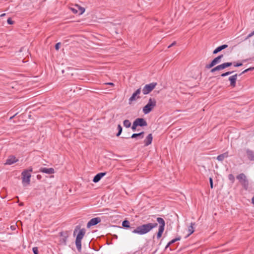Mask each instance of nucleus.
Segmentation results:
<instances>
[{
	"instance_id": "nucleus-1",
	"label": "nucleus",
	"mask_w": 254,
	"mask_h": 254,
	"mask_svg": "<svg viewBox=\"0 0 254 254\" xmlns=\"http://www.w3.org/2000/svg\"><path fill=\"white\" fill-rule=\"evenodd\" d=\"M157 225L158 224L156 223H149L143 224L142 225L137 227L136 229H134L132 231V233L134 234H137L140 235H144L150 232L153 228H156L157 226Z\"/></svg>"
},
{
	"instance_id": "nucleus-2",
	"label": "nucleus",
	"mask_w": 254,
	"mask_h": 254,
	"mask_svg": "<svg viewBox=\"0 0 254 254\" xmlns=\"http://www.w3.org/2000/svg\"><path fill=\"white\" fill-rule=\"evenodd\" d=\"M32 172V168L30 167L28 170H24L22 174V183L24 186L29 185L30 182L31 174L30 172Z\"/></svg>"
},
{
	"instance_id": "nucleus-3",
	"label": "nucleus",
	"mask_w": 254,
	"mask_h": 254,
	"mask_svg": "<svg viewBox=\"0 0 254 254\" xmlns=\"http://www.w3.org/2000/svg\"><path fill=\"white\" fill-rule=\"evenodd\" d=\"M156 106V101L154 98H150L147 104L143 107V112L145 114L150 113Z\"/></svg>"
},
{
	"instance_id": "nucleus-4",
	"label": "nucleus",
	"mask_w": 254,
	"mask_h": 254,
	"mask_svg": "<svg viewBox=\"0 0 254 254\" xmlns=\"http://www.w3.org/2000/svg\"><path fill=\"white\" fill-rule=\"evenodd\" d=\"M85 234V230L84 229H80L76 236L75 240V245L76 248L79 252L81 250V240L83 239Z\"/></svg>"
},
{
	"instance_id": "nucleus-5",
	"label": "nucleus",
	"mask_w": 254,
	"mask_h": 254,
	"mask_svg": "<svg viewBox=\"0 0 254 254\" xmlns=\"http://www.w3.org/2000/svg\"><path fill=\"white\" fill-rule=\"evenodd\" d=\"M157 221L160 224L158 229V232L157 234V238L158 239H160L163 233L164 230V227L165 225V222L164 219L160 217H158L157 218Z\"/></svg>"
},
{
	"instance_id": "nucleus-6",
	"label": "nucleus",
	"mask_w": 254,
	"mask_h": 254,
	"mask_svg": "<svg viewBox=\"0 0 254 254\" xmlns=\"http://www.w3.org/2000/svg\"><path fill=\"white\" fill-rule=\"evenodd\" d=\"M157 221L160 224L158 229V232L157 234V238L158 239H160L163 233L164 230V227L165 225V222L164 219L160 217H158L157 218Z\"/></svg>"
},
{
	"instance_id": "nucleus-7",
	"label": "nucleus",
	"mask_w": 254,
	"mask_h": 254,
	"mask_svg": "<svg viewBox=\"0 0 254 254\" xmlns=\"http://www.w3.org/2000/svg\"><path fill=\"white\" fill-rule=\"evenodd\" d=\"M237 179L239 181L243 187L247 190L248 188L249 182L246 175L243 173H241L237 176Z\"/></svg>"
},
{
	"instance_id": "nucleus-8",
	"label": "nucleus",
	"mask_w": 254,
	"mask_h": 254,
	"mask_svg": "<svg viewBox=\"0 0 254 254\" xmlns=\"http://www.w3.org/2000/svg\"><path fill=\"white\" fill-rule=\"evenodd\" d=\"M157 83L152 82L148 84H146L142 89V92L143 94L146 95L151 92L155 87Z\"/></svg>"
},
{
	"instance_id": "nucleus-9",
	"label": "nucleus",
	"mask_w": 254,
	"mask_h": 254,
	"mask_svg": "<svg viewBox=\"0 0 254 254\" xmlns=\"http://www.w3.org/2000/svg\"><path fill=\"white\" fill-rule=\"evenodd\" d=\"M141 92V88H139L136 90V91L133 93L132 96L129 99V104H131L132 102L137 99L140 98L139 95Z\"/></svg>"
},
{
	"instance_id": "nucleus-10",
	"label": "nucleus",
	"mask_w": 254,
	"mask_h": 254,
	"mask_svg": "<svg viewBox=\"0 0 254 254\" xmlns=\"http://www.w3.org/2000/svg\"><path fill=\"white\" fill-rule=\"evenodd\" d=\"M101 218L99 217H96L91 219L87 223V228H90V227L95 225L98 223L101 222Z\"/></svg>"
},
{
	"instance_id": "nucleus-11",
	"label": "nucleus",
	"mask_w": 254,
	"mask_h": 254,
	"mask_svg": "<svg viewBox=\"0 0 254 254\" xmlns=\"http://www.w3.org/2000/svg\"><path fill=\"white\" fill-rule=\"evenodd\" d=\"M18 161V159H17L14 156L11 155L9 156L8 158L6 159L4 165H12L14 163L17 162Z\"/></svg>"
},
{
	"instance_id": "nucleus-12",
	"label": "nucleus",
	"mask_w": 254,
	"mask_h": 254,
	"mask_svg": "<svg viewBox=\"0 0 254 254\" xmlns=\"http://www.w3.org/2000/svg\"><path fill=\"white\" fill-rule=\"evenodd\" d=\"M134 122L137 126L144 127L147 125V122L143 118H137Z\"/></svg>"
},
{
	"instance_id": "nucleus-13",
	"label": "nucleus",
	"mask_w": 254,
	"mask_h": 254,
	"mask_svg": "<svg viewBox=\"0 0 254 254\" xmlns=\"http://www.w3.org/2000/svg\"><path fill=\"white\" fill-rule=\"evenodd\" d=\"M246 151L248 159L250 161H254V151L250 149H247Z\"/></svg>"
},
{
	"instance_id": "nucleus-14",
	"label": "nucleus",
	"mask_w": 254,
	"mask_h": 254,
	"mask_svg": "<svg viewBox=\"0 0 254 254\" xmlns=\"http://www.w3.org/2000/svg\"><path fill=\"white\" fill-rule=\"evenodd\" d=\"M238 75L237 74H235L229 78V80L230 81V85L235 87L236 86V82L237 79Z\"/></svg>"
},
{
	"instance_id": "nucleus-15",
	"label": "nucleus",
	"mask_w": 254,
	"mask_h": 254,
	"mask_svg": "<svg viewBox=\"0 0 254 254\" xmlns=\"http://www.w3.org/2000/svg\"><path fill=\"white\" fill-rule=\"evenodd\" d=\"M40 171L47 174H52L55 173V170L52 168H41Z\"/></svg>"
},
{
	"instance_id": "nucleus-16",
	"label": "nucleus",
	"mask_w": 254,
	"mask_h": 254,
	"mask_svg": "<svg viewBox=\"0 0 254 254\" xmlns=\"http://www.w3.org/2000/svg\"><path fill=\"white\" fill-rule=\"evenodd\" d=\"M106 173H100L97 174L93 178V181L94 183L98 182L100 179L105 175Z\"/></svg>"
},
{
	"instance_id": "nucleus-17",
	"label": "nucleus",
	"mask_w": 254,
	"mask_h": 254,
	"mask_svg": "<svg viewBox=\"0 0 254 254\" xmlns=\"http://www.w3.org/2000/svg\"><path fill=\"white\" fill-rule=\"evenodd\" d=\"M152 138L153 137L152 134L150 133L148 135V136L146 137L145 139L144 140V142L146 146H147L151 143Z\"/></svg>"
},
{
	"instance_id": "nucleus-18",
	"label": "nucleus",
	"mask_w": 254,
	"mask_h": 254,
	"mask_svg": "<svg viewBox=\"0 0 254 254\" xmlns=\"http://www.w3.org/2000/svg\"><path fill=\"white\" fill-rule=\"evenodd\" d=\"M228 152H226L222 154L218 155L217 157V159L219 161H222L225 158L228 157Z\"/></svg>"
},
{
	"instance_id": "nucleus-19",
	"label": "nucleus",
	"mask_w": 254,
	"mask_h": 254,
	"mask_svg": "<svg viewBox=\"0 0 254 254\" xmlns=\"http://www.w3.org/2000/svg\"><path fill=\"white\" fill-rule=\"evenodd\" d=\"M227 47H228V45H223L222 46H220L218 47H217L213 52V53L214 54H217V53L220 52L221 51H222V50L223 49H225V48H226Z\"/></svg>"
},
{
	"instance_id": "nucleus-20",
	"label": "nucleus",
	"mask_w": 254,
	"mask_h": 254,
	"mask_svg": "<svg viewBox=\"0 0 254 254\" xmlns=\"http://www.w3.org/2000/svg\"><path fill=\"white\" fill-rule=\"evenodd\" d=\"M224 69V67L223 66V64L220 65L216 66V67L212 68L210 70L211 72H214L216 71Z\"/></svg>"
},
{
	"instance_id": "nucleus-21",
	"label": "nucleus",
	"mask_w": 254,
	"mask_h": 254,
	"mask_svg": "<svg viewBox=\"0 0 254 254\" xmlns=\"http://www.w3.org/2000/svg\"><path fill=\"white\" fill-rule=\"evenodd\" d=\"M223 57V55H221L215 58L214 59L212 60V62L214 63V65H216L217 64H219L220 61L221 59Z\"/></svg>"
},
{
	"instance_id": "nucleus-22",
	"label": "nucleus",
	"mask_w": 254,
	"mask_h": 254,
	"mask_svg": "<svg viewBox=\"0 0 254 254\" xmlns=\"http://www.w3.org/2000/svg\"><path fill=\"white\" fill-rule=\"evenodd\" d=\"M194 225V223H191V225L189 227V228H188L189 234H188V235L186 237H189L190 235H191V234H192L193 233V232H194L193 225Z\"/></svg>"
},
{
	"instance_id": "nucleus-23",
	"label": "nucleus",
	"mask_w": 254,
	"mask_h": 254,
	"mask_svg": "<svg viewBox=\"0 0 254 254\" xmlns=\"http://www.w3.org/2000/svg\"><path fill=\"white\" fill-rule=\"evenodd\" d=\"M143 134H144V132H140L139 133H133L131 137V138H136L137 137H139L140 138H143Z\"/></svg>"
},
{
	"instance_id": "nucleus-24",
	"label": "nucleus",
	"mask_w": 254,
	"mask_h": 254,
	"mask_svg": "<svg viewBox=\"0 0 254 254\" xmlns=\"http://www.w3.org/2000/svg\"><path fill=\"white\" fill-rule=\"evenodd\" d=\"M124 126L126 127H129L131 126V123L128 120H126L124 121Z\"/></svg>"
},
{
	"instance_id": "nucleus-25",
	"label": "nucleus",
	"mask_w": 254,
	"mask_h": 254,
	"mask_svg": "<svg viewBox=\"0 0 254 254\" xmlns=\"http://www.w3.org/2000/svg\"><path fill=\"white\" fill-rule=\"evenodd\" d=\"M122 225L124 227L129 228V222L127 220H124L123 222Z\"/></svg>"
},
{
	"instance_id": "nucleus-26",
	"label": "nucleus",
	"mask_w": 254,
	"mask_h": 254,
	"mask_svg": "<svg viewBox=\"0 0 254 254\" xmlns=\"http://www.w3.org/2000/svg\"><path fill=\"white\" fill-rule=\"evenodd\" d=\"M117 128L118 129V132L117 134V136H119L121 134V133L122 132V127L121 125H118Z\"/></svg>"
},
{
	"instance_id": "nucleus-27",
	"label": "nucleus",
	"mask_w": 254,
	"mask_h": 254,
	"mask_svg": "<svg viewBox=\"0 0 254 254\" xmlns=\"http://www.w3.org/2000/svg\"><path fill=\"white\" fill-rule=\"evenodd\" d=\"M214 65H214V63L212 61L210 64L206 65L205 68H207V69H209V68H211V67H212L213 66H214Z\"/></svg>"
},
{
	"instance_id": "nucleus-28",
	"label": "nucleus",
	"mask_w": 254,
	"mask_h": 254,
	"mask_svg": "<svg viewBox=\"0 0 254 254\" xmlns=\"http://www.w3.org/2000/svg\"><path fill=\"white\" fill-rule=\"evenodd\" d=\"M224 68L229 67L232 65V63H224L223 64Z\"/></svg>"
},
{
	"instance_id": "nucleus-29",
	"label": "nucleus",
	"mask_w": 254,
	"mask_h": 254,
	"mask_svg": "<svg viewBox=\"0 0 254 254\" xmlns=\"http://www.w3.org/2000/svg\"><path fill=\"white\" fill-rule=\"evenodd\" d=\"M233 72V71H228L225 73H222L221 76L222 77H224V76H226L231 74Z\"/></svg>"
},
{
	"instance_id": "nucleus-30",
	"label": "nucleus",
	"mask_w": 254,
	"mask_h": 254,
	"mask_svg": "<svg viewBox=\"0 0 254 254\" xmlns=\"http://www.w3.org/2000/svg\"><path fill=\"white\" fill-rule=\"evenodd\" d=\"M32 250L34 254H38V249L37 247L33 248Z\"/></svg>"
},
{
	"instance_id": "nucleus-31",
	"label": "nucleus",
	"mask_w": 254,
	"mask_h": 254,
	"mask_svg": "<svg viewBox=\"0 0 254 254\" xmlns=\"http://www.w3.org/2000/svg\"><path fill=\"white\" fill-rule=\"evenodd\" d=\"M254 35V31L252 32L251 33H250L247 37L246 38L245 40H247L248 39L250 38V37L253 36Z\"/></svg>"
},
{
	"instance_id": "nucleus-32",
	"label": "nucleus",
	"mask_w": 254,
	"mask_h": 254,
	"mask_svg": "<svg viewBox=\"0 0 254 254\" xmlns=\"http://www.w3.org/2000/svg\"><path fill=\"white\" fill-rule=\"evenodd\" d=\"M137 127V126L136 125V124L134 122H133V125H132V126L131 127V128L133 130V131H135L136 128V127Z\"/></svg>"
},
{
	"instance_id": "nucleus-33",
	"label": "nucleus",
	"mask_w": 254,
	"mask_h": 254,
	"mask_svg": "<svg viewBox=\"0 0 254 254\" xmlns=\"http://www.w3.org/2000/svg\"><path fill=\"white\" fill-rule=\"evenodd\" d=\"M229 179L233 182L235 180L234 177L232 174L229 175Z\"/></svg>"
},
{
	"instance_id": "nucleus-34",
	"label": "nucleus",
	"mask_w": 254,
	"mask_h": 254,
	"mask_svg": "<svg viewBox=\"0 0 254 254\" xmlns=\"http://www.w3.org/2000/svg\"><path fill=\"white\" fill-rule=\"evenodd\" d=\"M60 46H61V43H58L56 44L55 45V49L56 50H59L60 48Z\"/></svg>"
},
{
	"instance_id": "nucleus-35",
	"label": "nucleus",
	"mask_w": 254,
	"mask_h": 254,
	"mask_svg": "<svg viewBox=\"0 0 254 254\" xmlns=\"http://www.w3.org/2000/svg\"><path fill=\"white\" fill-rule=\"evenodd\" d=\"M79 14H82L85 11V9L82 7H79Z\"/></svg>"
},
{
	"instance_id": "nucleus-36",
	"label": "nucleus",
	"mask_w": 254,
	"mask_h": 254,
	"mask_svg": "<svg viewBox=\"0 0 254 254\" xmlns=\"http://www.w3.org/2000/svg\"><path fill=\"white\" fill-rule=\"evenodd\" d=\"M233 64L236 67H238L242 65V63H236L235 62Z\"/></svg>"
},
{
	"instance_id": "nucleus-37",
	"label": "nucleus",
	"mask_w": 254,
	"mask_h": 254,
	"mask_svg": "<svg viewBox=\"0 0 254 254\" xmlns=\"http://www.w3.org/2000/svg\"><path fill=\"white\" fill-rule=\"evenodd\" d=\"M209 182L210 185V187L211 189L213 188V180L212 178H209Z\"/></svg>"
},
{
	"instance_id": "nucleus-38",
	"label": "nucleus",
	"mask_w": 254,
	"mask_h": 254,
	"mask_svg": "<svg viewBox=\"0 0 254 254\" xmlns=\"http://www.w3.org/2000/svg\"><path fill=\"white\" fill-rule=\"evenodd\" d=\"M7 21L9 24H13L14 23V22L10 18L7 19Z\"/></svg>"
},
{
	"instance_id": "nucleus-39",
	"label": "nucleus",
	"mask_w": 254,
	"mask_h": 254,
	"mask_svg": "<svg viewBox=\"0 0 254 254\" xmlns=\"http://www.w3.org/2000/svg\"><path fill=\"white\" fill-rule=\"evenodd\" d=\"M177 241V240H175V239L171 240L169 243V245H171L173 243H174L175 242H176Z\"/></svg>"
},
{
	"instance_id": "nucleus-40",
	"label": "nucleus",
	"mask_w": 254,
	"mask_h": 254,
	"mask_svg": "<svg viewBox=\"0 0 254 254\" xmlns=\"http://www.w3.org/2000/svg\"><path fill=\"white\" fill-rule=\"evenodd\" d=\"M248 71H250V69H248H248H246V70H244V71H243V72L240 74V75H242V74H243V73H246V72H248Z\"/></svg>"
},
{
	"instance_id": "nucleus-41",
	"label": "nucleus",
	"mask_w": 254,
	"mask_h": 254,
	"mask_svg": "<svg viewBox=\"0 0 254 254\" xmlns=\"http://www.w3.org/2000/svg\"><path fill=\"white\" fill-rule=\"evenodd\" d=\"M71 9L73 11V12L74 13H77L78 12L77 10L76 9H75L74 8H71Z\"/></svg>"
},
{
	"instance_id": "nucleus-42",
	"label": "nucleus",
	"mask_w": 254,
	"mask_h": 254,
	"mask_svg": "<svg viewBox=\"0 0 254 254\" xmlns=\"http://www.w3.org/2000/svg\"><path fill=\"white\" fill-rule=\"evenodd\" d=\"M176 42H173V43H172L170 45H169V46H168V48H170V47H171L172 46H174V45H176Z\"/></svg>"
},
{
	"instance_id": "nucleus-43",
	"label": "nucleus",
	"mask_w": 254,
	"mask_h": 254,
	"mask_svg": "<svg viewBox=\"0 0 254 254\" xmlns=\"http://www.w3.org/2000/svg\"><path fill=\"white\" fill-rule=\"evenodd\" d=\"M106 84L111 85H112V86L114 85V83H113L112 82L107 83H106Z\"/></svg>"
},
{
	"instance_id": "nucleus-44",
	"label": "nucleus",
	"mask_w": 254,
	"mask_h": 254,
	"mask_svg": "<svg viewBox=\"0 0 254 254\" xmlns=\"http://www.w3.org/2000/svg\"><path fill=\"white\" fill-rule=\"evenodd\" d=\"M175 240H177V241H179V240H181V237H178V238H176V239H175Z\"/></svg>"
},
{
	"instance_id": "nucleus-45",
	"label": "nucleus",
	"mask_w": 254,
	"mask_h": 254,
	"mask_svg": "<svg viewBox=\"0 0 254 254\" xmlns=\"http://www.w3.org/2000/svg\"><path fill=\"white\" fill-rule=\"evenodd\" d=\"M4 15H5V13H3V14H1L0 15V17H3V16H4Z\"/></svg>"
},
{
	"instance_id": "nucleus-46",
	"label": "nucleus",
	"mask_w": 254,
	"mask_h": 254,
	"mask_svg": "<svg viewBox=\"0 0 254 254\" xmlns=\"http://www.w3.org/2000/svg\"><path fill=\"white\" fill-rule=\"evenodd\" d=\"M252 203L253 204H254V196L252 198Z\"/></svg>"
},
{
	"instance_id": "nucleus-47",
	"label": "nucleus",
	"mask_w": 254,
	"mask_h": 254,
	"mask_svg": "<svg viewBox=\"0 0 254 254\" xmlns=\"http://www.w3.org/2000/svg\"><path fill=\"white\" fill-rule=\"evenodd\" d=\"M248 69H250V70H252L254 69V67L249 68Z\"/></svg>"
},
{
	"instance_id": "nucleus-48",
	"label": "nucleus",
	"mask_w": 254,
	"mask_h": 254,
	"mask_svg": "<svg viewBox=\"0 0 254 254\" xmlns=\"http://www.w3.org/2000/svg\"><path fill=\"white\" fill-rule=\"evenodd\" d=\"M76 231H77V230H76V229H75L74 230V232H73V234H74V235H75V233L76 232Z\"/></svg>"
},
{
	"instance_id": "nucleus-49",
	"label": "nucleus",
	"mask_w": 254,
	"mask_h": 254,
	"mask_svg": "<svg viewBox=\"0 0 254 254\" xmlns=\"http://www.w3.org/2000/svg\"><path fill=\"white\" fill-rule=\"evenodd\" d=\"M170 245H169V243L167 244V245L166 246V249H167V248L169 247V246H170Z\"/></svg>"
},
{
	"instance_id": "nucleus-50",
	"label": "nucleus",
	"mask_w": 254,
	"mask_h": 254,
	"mask_svg": "<svg viewBox=\"0 0 254 254\" xmlns=\"http://www.w3.org/2000/svg\"><path fill=\"white\" fill-rule=\"evenodd\" d=\"M253 45L254 46V41H253Z\"/></svg>"
}]
</instances>
